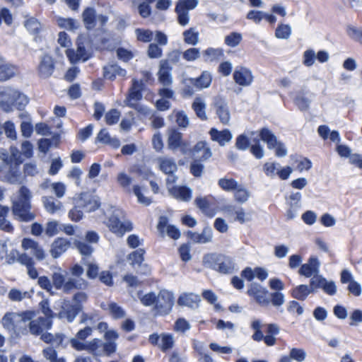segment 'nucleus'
I'll use <instances>...</instances> for the list:
<instances>
[{
  "label": "nucleus",
  "instance_id": "nucleus-1",
  "mask_svg": "<svg viewBox=\"0 0 362 362\" xmlns=\"http://www.w3.org/2000/svg\"><path fill=\"white\" fill-rule=\"evenodd\" d=\"M21 151L16 146H11L9 151L4 148H0V160L6 165L12 168L8 173V180L12 184L21 182V174L17 170L23 162V158H31L33 154V146L28 141H24L21 144Z\"/></svg>",
  "mask_w": 362,
  "mask_h": 362
},
{
  "label": "nucleus",
  "instance_id": "nucleus-2",
  "mask_svg": "<svg viewBox=\"0 0 362 362\" xmlns=\"http://www.w3.org/2000/svg\"><path fill=\"white\" fill-rule=\"evenodd\" d=\"M32 193L25 186H21L12 198V211L14 216L23 222L35 219V214L31 211Z\"/></svg>",
  "mask_w": 362,
  "mask_h": 362
},
{
  "label": "nucleus",
  "instance_id": "nucleus-3",
  "mask_svg": "<svg viewBox=\"0 0 362 362\" xmlns=\"http://www.w3.org/2000/svg\"><path fill=\"white\" fill-rule=\"evenodd\" d=\"M34 317L35 313L30 310L6 313L1 319V325L16 336L25 335L28 333L30 321Z\"/></svg>",
  "mask_w": 362,
  "mask_h": 362
},
{
  "label": "nucleus",
  "instance_id": "nucleus-4",
  "mask_svg": "<svg viewBox=\"0 0 362 362\" xmlns=\"http://www.w3.org/2000/svg\"><path fill=\"white\" fill-rule=\"evenodd\" d=\"M0 107L6 112L13 111L14 108L22 110L28 103V98L18 90L10 86H3Z\"/></svg>",
  "mask_w": 362,
  "mask_h": 362
},
{
  "label": "nucleus",
  "instance_id": "nucleus-5",
  "mask_svg": "<svg viewBox=\"0 0 362 362\" xmlns=\"http://www.w3.org/2000/svg\"><path fill=\"white\" fill-rule=\"evenodd\" d=\"M124 213L122 210L115 209L112 211V214L108 218L106 226L110 231L118 236H122L126 232L132 229V223L124 219Z\"/></svg>",
  "mask_w": 362,
  "mask_h": 362
},
{
  "label": "nucleus",
  "instance_id": "nucleus-6",
  "mask_svg": "<svg viewBox=\"0 0 362 362\" xmlns=\"http://www.w3.org/2000/svg\"><path fill=\"white\" fill-rule=\"evenodd\" d=\"M81 18L87 30H93L97 26L103 28L108 21V17L103 14H98L93 7L86 8L81 14Z\"/></svg>",
  "mask_w": 362,
  "mask_h": 362
},
{
  "label": "nucleus",
  "instance_id": "nucleus-7",
  "mask_svg": "<svg viewBox=\"0 0 362 362\" xmlns=\"http://www.w3.org/2000/svg\"><path fill=\"white\" fill-rule=\"evenodd\" d=\"M213 262L211 267L216 271L224 274H232L237 270L235 263L231 257L223 255H210L206 257Z\"/></svg>",
  "mask_w": 362,
  "mask_h": 362
},
{
  "label": "nucleus",
  "instance_id": "nucleus-8",
  "mask_svg": "<svg viewBox=\"0 0 362 362\" xmlns=\"http://www.w3.org/2000/svg\"><path fill=\"white\" fill-rule=\"evenodd\" d=\"M177 177L175 175H170L167 177L166 185L169 194L176 199L182 202H189L192 199V189L186 186H174Z\"/></svg>",
  "mask_w": 362,
  "mask_h": 362
},
{
  "label": "nucleus",
  "instance_id": "nucleus-9",
  "mask_svg": "<svg viewBox=\"0 0 362 362\" xmlns=\"http://www.w3.org/2000/svg\"><path fill=\"white\" fill-rule=\"evenodd\" d=\"M116 347L115 342H103L101 339L95 338L88 341L86 351L95 356H109L115 352Z\"/></svg>",
  "mask_w": 362,
  "mask_h": 362
},
{
  "label": "nucleus",
  "instance_id": "nucleus-10",
  "mask_svg": "<svg viewBox=\"0 0 362 362\" xmlns=\"http://www.w3.org/2000/svg\"><path fill=\"white\" fill-rule=\"evenodd\" d=\"M259 136L261 139L267 143V147L269 149H275V154L278 157H284L287 154V150L284 145L278 141L275 135L267 128H263L260 132Z\"/></svg>",
  "mask_w": 362,
  "mask_h": 362
},
{
  "label": "nucleus",
  "instance_id": "nucleus-11",
  "mask_svg": "<svg viewBox=\"0 0 362 362\" xmlns=\"http://www.w3.org/2000/svg\"><path fill=\"white\" fill-rule=\"evenodd\" d=\"M173 305V293L167 290L160 291L156 298V311L160 315H167L172 310Z\"/></svg>",
  "mask_w": 362,
  "mask_h": 362
},
{
  "label": "nucleus",
  "instance_id": "nucleus-12",
  "mask_svg": "<svg viewBox=\"0 0 362 362\" xmlns=\"http://www.w3.org/2000/svg\"><path fill=\"white\" fill-rule=\"evenodd\" d=\"M142 98L141 92L137 86L136 81L134 80L132 88L129 90L127 98L124 100V105L129 107L137 110L144 114L147 113V108L142 107L139 104V102Z\"/></svg>",
  "mask_w": 362,
  "mask_h": 362
},
{
  "label": "nucleus",
  "instance_id": "nucleus-13",
  "mask_svg": "<svg viewBox=\"0 0 362 362\" xmlns=\"http://www.w3.org/2000/svg\"><path fill=\"white\" fill-rule=\"evenodd\" d=\"M212 106L220 122L224 125H228L230 120V112L226 100L216 96L214 98Z\"/></svg>",
  "mask_w": 362,
  "mask_h": 362
},
{
  "label": "nucleus",
  "instance_id": "nucleus-14",
  "mask_svg": "<svg viewBox=\"0 0 362 362\" xmlns=\"http://www.w3.org/2000/svg\"><path fill=\"white\" fill-rule=\"evenodd\" d=\"M75 202L77 203V207L81 208L84 212L94 211L100 206L98 198L89 193L81 194Z\"/></svg>",
  "mask_w": 362,
  "mask_h": 362
},
{
  "label": "nucleus",
  "instance_id": "nucleus-15",
  "mask_svg": "<svg viewBox=\"0 0 362 362\" xmlns=\"http://www.w3.org/2000/svg\"><path fill=\"white\" fill-rule=\"evenodd\" d=\"M233 77L234 81L243 87L250 86L254 81L252 71L249 68L243 66L235 67Z\"/></svg>",
  "mask_w": 362,
  "mask_h": 362
},
{
  "label": "nucleus",
  "instance_id": "nucleus-16",
  "mask_svg": "<svg viewBox=\"0 0 362 362\" xmlns=\"http://www.w3.org/2000/svg\"><path fill=\"white\" fill-rule=\"evenodd\" d=\"M194 204L208 217H213L216 214L214 198L211 195L196 197Z\"/></svg>",
  "mask_w": 362,
  "mask_h": 362
},
{
  "label": "nucleus",
  "instance_id": "nucleus-17",
  "mask_svg": "<svg viewBox=\"0 0 362 362\" xmlns=\"http://www.w3.org/2000/svg\"><path fill=\"white\" fill-rule=\"evenodd\" d=\"M81 311V308L78 305H75L68 300H63L61 303V310L58 313V317L72 322Z\"/></svg>",
  "mask_w": 362,
  "mask_h": 362
},
{
  "label": "nucleus",
  "instance_id": "nucleus-18",
  "mask_svg": "<svg viewBox=\"0 0 362 362\" xmlns=\"http://www.w3.org/2000/svg\"><path fill=\"white\" fill-rule=\"evenodd\" d=\"M247 294L253 297L261 305H267L270 302L268 298V291L258 284L252 283L247 290Z\"/></svg>",
  "mask_w": 362,
  "mask_h": 362
},
{
  "label": "nucleus",
  "instance_id": "nucleus-19",
  "mask_svg": "<svg viewBox=\"0 0 362 362\" xmlns=\"http://www.w3.org/2000/svg\"><path fill=\"white\" fill-rule=\"evenodd\" d=\"M52 327V320L48 317H39L30 321L28 332L33 335H40Z\"/></svg>",
  "mask_w": 362,
  "mask_h": 362
},
{
  "label": "nucleus",
  "instance_id": "nucleus-20",
  "mask_svg": "<svg viewBox=\"0 0 362 362\" xmlns=\"http://www.w3.org/2000/svg\"><path fill=\"white\" fill-rule=\"evenodd\" d=\"M54 68V62L52 57L45 54L40 59L37 66L38 76L41 78H47L52 75Z\"/></svg>",
  "mask_w": 362,
  "mask_h": 362
},
{
  "label": "nucleus",
  "instance_id": "nucleus-21",
  "mask_svg": "<svg viewBox=\"0 0 362 362\" xmlns=\"http://www.w3.org/2000/svg\"><path fill=\"white\" fill-rule=\"evenodd\" d=\"M172 66L167 61H161L158 72V81L163 86H170L173 83Z\"/></svg>",
  "mask_w": 362,
  "mask_h": 362
},
{
  "label": "nucleus",
  "instance_id": "nucleus-22",
  "mask_svg": "<svg viewBox=\"0 0 362 362\" xmlns=\"http://www.w3.org/2000/svg\"><path fill=\"white\" fill-rule=\"evenodd\" d=\"M21 246L25 250H30V253L35 256L37 259L42 260L45 258L44 250L36 241L30 238H24L22 240Z\"/></svg>",
  "mask_w": 362,
  "mask_h": 362
},
{
  "label": "nucleus",
  "instance_id": "nucleus-23",
  "mask_svg": "<svg viewBox=\"0 0 362 362\" xmlns=\"http://www.w3.org/2000/svg\"><path fill=\"white\" fill-rule=\"evenodd\" d=\"M320 262L316 257H310L308 262L301 265L299 274L307 278L313 277L317 274L320 271Z\"/></svg>",
  "mask_w": 362,
  "mask_h": 362
},
{
  "label": "nucleus",
  "instance_id": "nucleus-24",
  "mask_svg": "<svg viewBox=\"0 0 362 362\" xmlns=\"http://www.w3.org/2000/svg\"><path fill=\"white\" fill-rule=\"evenodd\" d=\"M192 156L201 160H206L212 156V152L206 141H199L192 148Z\"/></svg>",
  "mask_w": 362,
  "mask_h": 362
},
{
  "label": "nucleus",
  "instance_id": "nucleus-25",
  "mask_svg": "<svg viewBox=\"0 0 362 362\" xmlns=\"http://www.w3.org/2000/svg\"><path fill=\"white\" fill-rule=\"evenodd\" d=\"M201 298L193 293H185L180 296L177 303L182 306H187L192 309H196L199 306Z\"/></svg>",
  "mask_w": 362,
  "mask_h": 362
},
{
  "label": "nucleus",
  "instance_id": "nucleus-26",
  "mask_svg": "<svg viewBox=\"0 0 362 362\" xmlns=\"http://www.w3.org/2000/svg\"><path fill=\"white\" fill-rule=\"evenodd\" d=\"M66 54L69 58L71 63H76L80 60L86 61L89 58L88 53L87 52L85 47L81 43H78L77 49L75 52L74 49H66Z\"/></svg>",
  "mask_w": 362,
  "mask_h": 362
},
{
  "label": "nucleus",
  "instance_id": "nucleus-27",
  "mask_svg": "<svg viewBox=\"0 0 362 362\" xmlns=\"http://www.w3.org/2000/svg\"><path fill=\"white\" fill-rule=\"evenodd\" d=\"M209 134L213 141H216L220 146H225L233 139V135L228 129L218 131L216 128H211Z\"/></svg>",
  "mask_w": 362,
  "mask_h": 362
},
{
  "label": "nucleus",
  "instance_id": "nucleus-28",
  "mask_svg": "<svg viewBox=\"0 0 362 362\" xmlns=\"http://www.w3.org/2000/svg\"><path fill=\"white\" fill-rule=\"evenodd\" d=\"M70 243L65 238H59L52 244L50 254L53 258L59 257L69 247Z\"/></svg>",
  "mask_w": 362,
  "mask_h": 362
},
{
  "label": "nucleus",
  "instance_id": "nucleus-29",
  "mask_svg": "<svg viewBox=\"0 0 362 362\" xmlns=\"http://www.w3.org/2000/svg\"><path fill=\"white\" fill-rule=\"evenodd\" d=\"M212 234V230L210 228H205L201 233L188 231L187 237L194 243L205 244L211 241Z\"/></svg>",
  "mask_w": 362,
  "mask_h": 362
},
{
  "label": "nucleus",
  "instance_id": "nucleus-30",
  "mask_svg": "<svg viewBox=\"0 0 362 362\" xmlns=\"http://www.w3.org/2000/svg\"><path fill=\"white\" fill-rule=\"evenodd\" d=\"M160 170L169 176L174 175L177 166L174 159L168 157H160L157 159Z\"/></svg>",
  "mask_w": 362,
  "mask_h": 362
},
{
  "label": "nucleus",
  "instance_id": "nucleus-31",
  "mask_svg": "<svg viewBox=\"0 0 362 362\" xmlns=\"http://www.w3.org/2000/svg\"><path fill=\"white\" fill-rule=\"evenodd\" d=\"M192 108L198 118L202 121H206L208 116L206 114V103L204 98L196 97L192 104Z\"/></svg>",
  "mask_w": 362,
  "mask_h": 362
},
{
  "label": "nucleus",
  "instance_id": "nucleus-32",
  "mask_svg": "<svg viewBox=\"0 0 362 362\" xmlns=\"http://www.w3.org/2000/svg\"><path fill=\"white\" fill-rule=\"evenodd\" d=\"M87 285V282L83 279L71 276L66 279L64 292L68 293L75 289H84Z\"/></svg>",
  "mask_w": 362,
  "mask_h": 362
},
{
  "label": "nucleus",
  "instance_id": "nucleus-33",
  "mask_svg": "<svg viewBox=\"0 0 362 362\" xmlns=\"http://www.w3.org/2000/svg\"><path fill=\"white\" fill-rule=\"evenodd\" d=\"M105 78L114 80L117 76H125L127 71L117 64H108L103 68Z\"/></svg>",
  "mask_w": 362,
  "mask_h": 362
},
{
  "label": "nucleus",
  "instance_id": "nucleus-34",
  "mask_svg": "<svg viewBox=\"0 0 362 362\" xmlns=\"http://www.w3.org/2000/svg\"><path fill=\"white\" fill-rule=\"evenodd\" d=\"M42 202L45 210L52 214L57 213L62 208V202L54 199L52 197H42Z\"/></svg>",
  "mask_w": 362,
  "mask_h": 362
},
{
  "label": "nucleus",
  "instance_id": "nucleus-35",
  "mask_svg": "<svg viewBox=\"0 0 362 362\" xmlns=\"http://www.w3.org/2000/svg\"><path fill=\"white\" fill-rule=\"evenodd\" d=\"M313 293V289L308 285L301 284L296 286L291 291L293 298L304 300L310 293Z\"/></svg>",
  "mask_w": 362,
  "mask_h": 362
},
{
  "label": "nucleus",
  "instance_id": "nucleus-36",
  "mask_svg": "<svg viewBox=\"0 0 362 362\" xmlns=\"http://www.w3.org/2000/svg\"><path fill=\"white\" fill-rule=\"evenodd\" d=\"M251 196L250 191L243 185H239L233 192V197L235 202L239 204L247 202Z\"/></svg>",
  "mask_w": 362,
  "mask_h": 362
},
{
  "label": "nucleus",
  "instance_id": "nucleus-37",
  "mask_svg": "<svg viewBox=\"0 0 362 362\" xmlns=\"http://www.w3.org/2000/svg\"><path fill=\"white\" fill-rule=\"evenodd\" d=\"M211 75L208 71H203L202 75L196 78H193L194 87L197 90H201L210 86L211 83Z\"/></svg>",
  "mask_w": 362,
  "mask_h": 362
},
{
  "label": "nucleus",
  "instance_id": "nucleus-38",
  "mask_svg": "<svg viewBox=\"0 0 362 362\" xmlns=\"http://www.w3.org/2000/svg\"><path fill=\"white\" fill-rule=\"evenodd\" d=\"M66 272L61 269L53 273L52 276V284L57 289L64 291L66 281Z\"/></svg>",
  "mask_w": 362,
  "mask_h": 362
},
{
  "label": "nucleus",
  "instance_id": "nucleus-39",
  "mask_svg": "<svg viewBox=\"0 0 362 362\" xmlns=\"http://www.w3.org/2000/svg\"><path fill=\"white\" fill-rule=\"evenodd\" d=\"M16 69L14 66L3 63L0 64V81H5L11 78L16 74Z\"/></svg>",
  "mask_w": 362,
  "mask_h": 362
},
{
  "label": "nucleus",
  "instance_id": "nucleus-40",
  "mask_svg": "<svg viewBox=\"0 0 362 362\" xmlns=\"http://www.w3.org/2000/svg\"><path fill=\"white\" fill-rule=\"evenodd\" d=\"M58 25L62 28H65L69 30H76L79 28V22L74 18H64L59 17L57 19Z\"/></svg>",
  "mask_w": 362,
  "mask_h": 362
},
{
  "label": "nucleus",
  "instance_id": "nucleus-41",
  "mask_svg": "<svg viewBox=\"0 0 362 362\" xmlns=\"http://www.w3.org/2000/svg\"><path fill=\"white\" fill-rule=\"evenodd\" d=\"M182 134L175 129L169 132L168 144L170 149L175 150L179 148L182 143Z\"/></svg>",
  "mask_w": 362,
  "mask_h": 362
},
{
  "label": "nucleus",
  "instance_id": "nucleus-42",
  "mask_svg": "<svg viewBox=\"0 0 362 362\" xmlns=\"http://www.w3.org/2000/svg\"><path fill=\"white\" fill-rule=\"evenodd\" d=\"M223 51L221 48H212L209 47L204 51L203 57L205 61H214L219 59L222 57H223Z\"/></svg>",
  "mask_w": 362,
  "mask_h": 362
},
{
  "label": "nucleus",
  "instance_id": "nucleus-43",
  "mask_svg": "<svg viewBox=\"0 0 362 362\" xmlns=\"http://www.w3.org/2000/svg\"><path fill=\"white\" fill-rule=\"evenodd\" d=\"M183 88L182 89L181 94L182 97L187 98L191 97L194 93L197 91L194 87V82L193 78H187L183 80Z\"/></svg>",
  "mask_w": 362,
  "mask_h": 362
},
{
  "label": "nucleus",
  "instance_id": "nucleus-44",
  "mask_svg": "<svg viewBox=\"0 0 362 362\" xmlns=\"http://www.w3.org/2000/svg\"><path fill=\"white\" fill-rule=\"evenodd\" d=\"M40 335L42 340H43L45 342L52 343L57 346H62L63 341L65 338L64 335L62 334H57L54 336L50 333H42Z\"/></svg>",
  "mask_w": 362,
  "mask_h": 362
},
{
  "label": "nucleus",
  "instance_id": "nucleus-45",
  "mask_svg": "<svg viewBox=\"0 0 362 362\" xmlns=\"http://www.w3.org/2000/svg\"><path fill=\"white\" fill-rule=\"evenodd\" d=\"M184 40L187 44L195 45L199 42V32L194 28H191L183 33Z\"/></svg>",
  "mask_w": 362,
  "mask_h": 362
},
{
  "label": "nucleus",
  "instance_id": "nucleus-46",
  "mask_svg": "<svg viewBox=\"0 0 362 362\" xmlns=\"http://www.w3.org/2000/svg\"><path fill=\"white\" fill-rule=\"evenodd\" d=\"M174 345V338L172 334L163 333L161 334V338L158 347L163 351H166L167 350L171 349Z\"/></svg>",
  "mask_w": 362,
  "mask_h": 362
},
{
  "label": "nucleus",
  "instance_id": "nucleus-47",
  "mask_svg": "<svg viewBox=\"0 0 362 362\" xmlns=\"http://www.w3.org/2000/svg\"><path fill=\"white\" fill-rule=\"evenodd\" d=\"M243 35L238 32H233L225 37V44L230 47H237L242 41Z\"/></svg>",
  "mask_w": 362,
  "mask_h": 362
},
{
  "label": "nucleus",
  "instance_id": "nucleus-48",
  "mask_svg": "<svg viewBox=\"0 0 362 362\" xmlns=\"http://www.w3.org/2000/svg\"><path fill=\"white\" fill-rule=\"evenodd\" d=\"M240 184L233 178H221L218 180V185L225 191H235Z\"/></svg>",
  "mask_w": 362,
  "mask_h": 362
},
{
  "label": "nucleus",
  "instance_id": "nucleus-49",
  "mask_svg": "<svg viewBox=\"0 0 362 362\" xmlns=\"http://www.w3.org/2000/svg\"><path fill=\"white\" fill-rule=\"evenodd\" d=\"M291 27L288 24H279L275 31V36L278 39L286 40L291 35Z\"/></svg>",
  "mask_w": 362,
  "mask_h": 362
},
{
  "label": "nucleus",
  "instance_id": "nucleus-50",
  "mask_svg": "<svg viewBox=\"0 0 362 362\" xmlns=\"http://www.w3.org/2000/svg\"><path fill=\"white\" fill-rule=\"evenodd\" d=\"M135 34L137 40L143 42H149L153 37V33L148 29L136 28Z\"/></svg>",
  "mask_w": 362,
  "mask_h": 362
},
{
  "label": "nucleus",
  "instance_id": "nucleus-51",
  "mask_svg": "<svg viewBox=\"0 0 362 362\" xmlns=\"http://www.w3.org/2000/svg\"><path fill=\"white\" fill-rule=\"evenodd\" d=\"M144 253L145 251L143 249H139L131 253L128 257V259L130 261V264L133 267H135L136 265H141L144 261Z\"/></svg>",
  "mask_w": 362,
  "mask_h": 362
},
{
  "label": "nucleus",
  "instance_id": "nucleus-52",
  "mask_svg": "<svg viewBox=\"0 0 362 362\" xmlns=\"http://www.w3.org/2000/svg\"><path fill=\"white\" fill-rule=\"evenodd\" d=\"M132 181L133 178L124 171L119 172L117 175V182L122 188L129 189Z\"/></svg>",
  "mask_w": 362,
  "mask_h": 362
},
{
  "label": "nucleus",
  "instance_id": "nucleus-53",
  "mask_svg": "<svg viewBox=\"0 0 362 362\" xmlns=\"http://www.w3.org/2000/svg\"><path fill=\"white\" fill-rule=\"evenodd\" d=\"M177 125L181 128H186L189 124V119L185 111H173Z\"/></svg>",
  "mask_w": 362,
  "mask_h": 362
},
{
  "label": "nucleus",
  "instance_id": "nucleus-54",
  "mask_svg": "<svg viewBox=\"0 0 362 362\" xmlns=\"http://www.w3.org/2000/svg\"><path fill=\"white\" fill-rule=\"evenodd\" d=\"M8 296L12 301H21L24 298H30V293L28 291H21L16 288H12L9 291Z\"/></svg>",
  "mask_w": 362,
  "mask_h": 362
},
{
  "label": "nucleus",
  "instance_id": "nucleus-55",
  "mask_svg": "<svg viewBox=\"0 0 362 362\" xmlns=\"http://www.w3.org/2000/svg\"><path fill=\"white\" fill-rule=\"evenodd\" d=\"M74 245L80 254L83 256H89L93 252V248L85 242L76 240Z\"/></svg>",
  "mask_w": 362,
  "mask_h": 362
},
{
  "label": "nucleus",
  "instance_id": "nucleus-56",
  "mask_svg": "<svg viewBox=\"0 0 362 362\" xmlns=\"http://www.w3.org/2000/svg\"><path fill=\"white\" fill-rule=\"evenodd\" d=\"M2 129H4L6 136L12 140H16L17 138L16 127L13 122L6 121L4 122Z\"/></svg>",
  "mask_w": 362,
  "mask_h": 362
},
{
  "label": "nucleus",
  "instance_id": "nucleus-57",
  "mask_svg": "<svg viewBox=\"0 0 362 362\" xmlns=\"http://www.w3.org/2000/svg\"><path fill=\"white\" fill-rule=\"evenodd\" d=\"M138 298L144 306H151L153 305L156 306L157 296H156L153 292L148 293L143 296L138 293Z\"/></svg>",
  "mask_w": 362,
  "mask_h": 362
},
{
  "label": "nucleus",
  "instance_id": "nucleus-58",
  "mask_svg": "<svg viewBox=\"0 0 362 362\" xmlns=\"http://www.w3.org/2000/svg\"><path fill=\"white\" fill-rule=\"evenodd\" d=\"M280 168V164L275 162L266 163L264 165V170L265 174L271 178H274L277 175L276 172Z\"/></svg>",
  "mask_w": 362,
  "mask_h": 362
},
{
  "label": "nucleus",
  "instance_id": "nucleus-59",
  "mask_svg": "<svg viewBox=\"0 0 362 362\" xmlns=\"http://www.w3.org/2000/svg\"><path fill=\"white\" fill-rule=\"evenodd\" d=\"M108 310L110 314L115 319L124 317L125 315L124 310L115 303H109Z\"/></svg>",
  "mask_w": 362,
  "mask_h": 362
},
{
  "label": "nucleus",
  "instance_id": "nucleus-60",
  "mask_svg": "<svg viewBox=\"0 0 362 362\" xmlns=\"http://www.w3.org/2000/svg\"><path fill=\"white\" fill-rule=\"evenodd\" d=\"M133 192L135 196L137 197V201L139 203L148 206L151 203V199L149 197H145L141 191V187L139 185H134L133 187Z\"/></svg>",
  "mask_w": 362,
  "mask_h": 362
},
{
  "label": "nucleus",
  "instance_id": "nucleus-61",
  "mask_svg": "<svg viewBox=\"0 0 362 362\" xmlns=\"http://www.w3.org/2000/svg\"><path fill=\"white\" fill-rule=\"evenodd\" d=\"M26 29L33 34H36L41 28L40 23L34 18H30L25 23Z\"/></svg>",
  "mask_w": 362,
  "mask_h": 362
},
{
  "label": "nucleus",
  "instance_id": "nucleus-62",
  "mask_svg": "<svg viewBox=\"0 0 362 362\" xmlns=\"http://www.w3.org/2000/svg\"><path fill=\"white\" fill-rule=\"evenodd\" d=\"M316 59L315 52L312 49H308L303 52V63L306 66H311L314 64Z\"/></svg>",
  "mask_w": 362,
  "mask_h": 362
},
{
  "label": "nucleus",
  "instance_id": "nucleus-63",
  "mask_svg": "<svg viewBox=\"0 0 362 362\" xmlns=\"http://www.w3.org/2000/svg\"><path fill=\"white\" fill-rule=\"evenodd\" d=\"M310 100L301 95H298L294 100L296 105L302 111L307 110L310 104Z\"/></svg>",
  "mask_w": 362,
  "mask_h": 362
},
{
  "label": "nucleus",
  "instance_id": "nucleus-64",
  "mask_svg": "<svg viewBox=\"0 0 362 362\" xmlns=\"http://www.w3.org/2000/svg\"><path fill=\"white\" fill-rule=\"evenodd\" d=\"M191 325L188 321L184 318H179L176 320L174 329L177 332L184 333L190 329Z\"/></svg>",
  "mask_w": 362,
  "mask_h": 362
}]
</instances>
